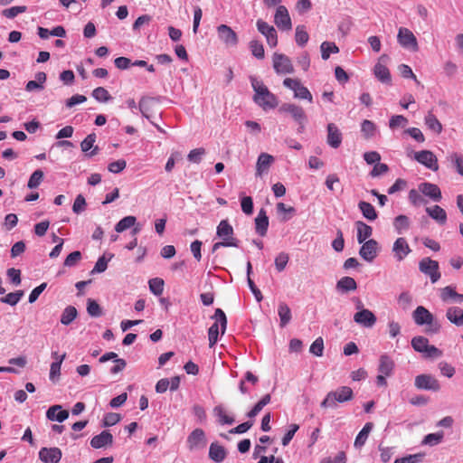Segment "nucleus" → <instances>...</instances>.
<instances>
[{
    "label": "nucleus",
    "mask_w": 463,
    "mask_h": 463,
    "mask_svg": "<svg viewBox=\"0 0 463 463\" xmlns=\"http://www.w3.org/2000/svg\"><path fill=\"white\" fill-rule=\"evenodd\" d=\"M251 86L255 91L253 99L263 109H274L278 106L277 97L271 93L263 82L251 78Z\"/></svg>",
    "instance_id": "f257e3e1"
},
{
    "label": "nucleus",
    "mask_w": 463,
    "mask_h": 463,
    "mask_svg": "<svg viewBox=\"0 0 463 463\" xmlns=\"http://www.w3.org/2000/svg\"><path fill=\"white\" fill-rule=\"evenodd\" d=\"M216 234L222 241L213 245L212 251L215 252L222 247H238L239 241L233 237L234 231L227 220H222L217 226Z\"/></svg>",
    "instance_id": "f03ea898"
},
{
    "label": "nucleus",
    "mask_w": 463,
    "mask_h": 463,
    "mask_svg": "<svg viewBox=\"0 0 463 463\" xmlns=\"http://www.w3.org/2000/svg\"><path fill=\"white\" fill-rule=\"evenodd\" d=\"M414 322L419 326L426 325L427 334H436L440 329V325L434 320L433 315L424 307H418L412 314Z\"/></svg>",
    "instance_id": "7ed1b4c3"
},
{
    "label": "nucleus",
    "mask_w": 463,
    "mask_h": 463,
    "mask_svg": "<svg viewBox=\"0 0 463 463\" xmlns=\"http://www.w3.org/2000/svg\"><path fill=\"white\" fill-rule=\"evenodd\" d=\"M353 398V390L348 386H342L335 391L329 392L320 405L322 408H333L336 402H348Z\"/></svg>",
    "instance_id": "20e7f679"
},
{
    "label": "nucleus",
    "mask_w": 463,
    "mask_h": 463,
    "mask_svg": "<svg viewBox=\"0 0 463 463\" xmlns=\"http://www.w3.org/2000/svg\"><path fill=\"white\" fill-rule=\"evenodd\" d=\"M214 317L216 318V322L213 323L208 330V338H209L210 347H213L218 340V335H219L218 323L221 324L222 334H224V332L226 330V326H227L226 315L221 308H217L215 310Z\"/></svg>",
    "instance_id": "39448f33"
},
{
    "label": "nucleus",
    "mask_w": 463,
    "mask_h": 463,
    "mask_svg": "<svg viewBox=\"0 0 463 463\" xmlns=\"http://www.w3.org/2000/svg\"><path fill=\"white\" fill-rule=\"evenodd\" d=\"M273 68L278 74H291L294 66L291 60L283 53L275 52L272 56Z\"/></svg>",
    "instance_id": "423d86ee"
},
{
    "label": "nucleus",
    "mask_w": 463,
    "mask_h": 463,
    "mask_svg": "<svg viewBox=\"0 0 463 463\" xmlns=\"http://www.w3.org/2000/svg\"><path fill=\"white\" fill-rule=\"evenodd\" d=\"M420 270L428 275L432 283L437 282L440 279L439 270V263L430 258H423L419 263Z\"/></svg>",
    "instance_id": "0eeeda50"
},
{
    "label": "nucleus",
    "mask_w": 463,
    "mask_h": 463,
    "mask_svg": "<svg viewBox=\"0 0 463 463\" xmlns=\"http://www.w3.org/2000/svg\"><path fill=\"white\" fill-rule=\"evenodd\" d=\"M415 387L420 390L438 392L440 389L439 382L431 374H420L415 377Z\"/></svg>",
    "instance_id": "6e6552de"
},
{
    "label": "nucleus",
    "mask_w": 463,
    "mask_h": 463,
    "mask_svg": "<svg viewBox=\"0 0 463 463\" xmlns=\"http://www.w3.org/2000/svg\"><path fill=\"white\" fill-rule=\"evenodd\" d=\"M258 31L266 37L267 43L274 48L278 45V34L275 28L265 21L259 19L257 21Z\"/></svg>",
    "instance_id": "1a4fd4ad"
},
{
    "label": "nucleus",
    "mask_w": 463,
    "mask_h": 463,
    "mask_svg": "<svg viewBox=\"0 0 463 463\" xmlns=\"http://www.w3.org/2000/svg\"><path fill=\"white\" fill-rule=\"evenodd\" d=\"M274 23L280 30L289 31L292 28L291 18L286 6L279 5L274 15Z\"/></svg>",
    "instance_id": "9d476101"
},
{
    "label": "nucleus",
    "mask_w": 463,
    "mask_h": 463,
    "mask_svg": "<svg viewBox=\"0 0 463 463\" xmlns=\"http://www.w3.org/2000/svg\"><path fill=\"white\" fill-rule=\"evenodd\" d=\"M217 34L220 41L226 46L234 47L238 43L237 33L226 24H221L217 27Z\"/></svg>",
    "instance_id": "9b49d317"
},
{
    "label": "nucleus",
    "mask_w": 463,
    "mask_h": 463,
    "mask_svg": "<svg viewBox=\"0 0 463 463\" xmlns=\"http://www.w3.org/2000/svg\"><path fill=\"white\" fill-rule=\"evenodd\" d=\"M399 43L407 49L412 51L418 50V43L414 34L407 28H400L397 35Z\"/></svg>",
    "instance_id": "f8f14e48"
},
{
    "label": "nucleus",
    "mask_w": 463,
    "mask_h": 463,
    "mask_svg": "<svg viewBox=\"0 0 463 463\" xmlns=\"http://www.w3.org/2000/svg\"><path fill=\"white\" fill-rule=\"evenodd\" d=\"M414 158L420 164L425 165L429 169H431L433 171H437L439 169L438 159L436 156L430 150H422L420 152H416L414 155Z\"/></svg>",
    "instance_id": "ddd939ff"
},
{
    "label": "nucleus",
    "mask_w": 463,
    "mask_h": 463,
    "mask_svg": "<svg viewBox=\"0 0 463 463\" xmlns=\"http://www.w3.org/2000/svg\"><path fill=\"white\" fill-rule=\"evenodd\" d=\"M378 243L375 240L371 239L363 242L359 250L360 256L366 261H373L377 256Z\"/></svg>",
    "instance_id": "4468645a"
},
{
    "label": "nucleus",
    "mask_w": 463,
    "mask_h": 463,
    "mask_svg": "<svg viewBox=\"0 0 463 463\" xmlns=\"http://www.w3.org/2000/svg\"><path fill=\"white\" fill-rule=\"evenodd\" d=\"M279 111L289 113L291 117L300 125H303L307 120V116L304 109L296 104L285 103L280 107ZM301 128H303V126H301Z\"/></svg>",
    "instance_id": "2eb2a0df"
},
{
    "label": "nucleus",
    "mask_w": 463,
    "mask_h": 463,
    "mask_svg": "<svg viewBox=\"0 0 463 463\" xmlns=\"http://www.w3.org/2000/svg\"><path fill=\"white\" fill-rule=\"evenodd\" d=\"M61 456L59 448H42L39 451V458L43 463H59Z\"/></svg>",
    "instance_id": "dca6fc26"
},
{
    "label": "nucleus",
    "mask_w": 463,
    "mask_h": 463,
    "mask_svg": "<svg viewBox=\"0 0 463 463\" xmlns=\"http://www.w3.org/2000/svg\"><path fill=\"white\" fill-rule=\"evenodd\" d=\"M419 191L425 196L430 197L434 202H439L442 198L439 187L431 183L424 182L418 185Z\"/></svg>",
    "instance_id": "f3484780"
},
{
    "label": "nucleus",
    "mask_w": 463,
    "mask_h": 463,
    "mask_svg": "<svg viewBox=\"0 0 463 463\" xmlns=\"http://www.w3.org/2000/svg\"><path fill=\"white\" fill-rule=\"evenodd\" d=\"M354 321L365 327H372L376 323L375 315L369 309H362L354 316Z\"/></svg>",
    "instance_id": "a211bd4d"
},
{
    "label": "nucleus",
    "mask_w": 463,
    "mask_h": 463,
    "mask_svg": "<svg viewBox=\"0 0 463 463\" xmlns=\"http://www.w3.org/2000/svg\"><path fill=\"white\" fill-rule=\"evenodd\" d=\"M187 445L190 450H194L206 444L205 433L202 429L194 430L187 437Z\"/></svg>",
    "instance_id": "6ab92c4d"
},
{
    "label": "nucleus",
    "mask_w": 463,
    "mask_h": 463,
    "mask_svg": "<svg viewBox=\"0 0 463 463\" xmlns=\"http://www.w3.org/2000/svg\"><path fill=\"white\" fill-rule=\"evenodd\" d=\"M392 251L394 253V257L398 261H402L405 259L407 255H409L411 251L407 241L403 237L398 238L392 246Z\"/></svg>",
    "instance_id": "aec40b11"
},
{
    "label": "nucleus",
    "mask_w": 463,
    "mask_h": 463,
    "mask_svg": "<svg viewBox=\"0 0 463 463\" xmlns=\"http://www.w3.org/2000/svg\"><path fill=\"white\" fill-rule=\"evenodd\" d=\"M327 144L333 147L337 148L342 143V133L334 123L327 125Z\"/></svg>",
    "instance_id": "412c9836"
},
{
    "label": "nucleus",
    "mask_w": 463,
    "mask_h": 463,
    "mask_svg": "<svg viewBox=\"0 0 463 463\" xmlns=\"http://www.w3.org/2000/svg\"><path fill=\"white\" fill-rule=\"evenodd\" d=\"M439 297L443 302L449 303H462L463 294L456 292L455 288L451 286H447L440 289Z\"/></svg>",
    "instance_id": "4be33fe9"
},
{
    "label": "nucleus",
    "mask_w": 463,
    "mask_h": 463,
    "mask_svg": "<svg viewBox=\"0 0 463 463\" xmlns=\"http://www.w3.org/2000/svg\"><path fill=\"white\" fill-rule=\"evenodd\" d=\"M113 443V436L108 430H103L99 435L94 436L90 440V446L94 449H101Z\"/></svg>",
    "instance_id": "5701e85b"
},
{
    "label": "nucleus",
    "mask_w": 463,
    "mask_h": 463,
    "mask_svg": "<svg viewBox=\"0 0 463 463\" xmlns=\"http://www.w3.org/2000/svg\"><path fill=\"white\" fill-rule=\"evenodd\" d=\"M227 456L226 449L217 442H213L209 448V458L216 462H222Z\"/></svg>",
    "instance_id": "b1692460"
},
{
    "label": "nucleus",
    "mask_w": 463,
    "mask_h": 463,
    "mask_svg": "<svg viewBox=\"0 0 463 463\" xmlns=\"http://www.w3.org/2000/svg\"><path fill=\"white\" fill-rule=\"evenodd\" d=\"M269 227V218L266 214V211L261 209L257 217L255 218V228L256 232L260 236H265Z\"/></svg>",
    "instance_id": "393cba45"
},
{
    "label": "nucleus",
    "mask_w": 463,
    "mask_h": 463,
    "mask_svg": "<svg viewBox=\"0 0 463 463\" xmlns=\"http://www.w3.org/2000/svg\"><path fill=\"white\" fill-rule=\"evenodd\" d=\"M96 142V135L94 133L88 135L84 140L80 143V148L82 152L86 153V156H92L98 153L99 147L94 146Z\"/></svg>",
    "instance_id": "a878e982"
},
{
    "label": "nucleus",
    "mask_w": 463,
    "mask_h": 463,
    "mask_svg": "<svg viewBox=\"0 0 463 463\" xmlns=\"http://www.w3.org/2000/svg\"><path fill=\"white\" fill-rule=\"evenodd\" d=\"M46 416L51 420L62 422L69 417V411L61 410V405H53L48 409Z\"/></svg>",
    "instance_id": "bb28decb"
},
{
    "label": "nucleus",
    "mask_w": 463,
    "mask_h": 463,
    "mask_svg": "<svg viewBox=\"0 0 463 463\" xmlns=\"http://www.w3.org/2000/svg\"><path fill=\"white\" fill-rule=\"evenodd\" d=\"M273 161L274 158L272 156L267 153H261L258 157L256 165V175L260 176L263 172L267 171L269 168Z\"/></svg>",
    "instance_id": "cd10ccee"
},
{
    "label": "nucleus",
    "mask_w": 463,
    "mask_h": 463,
    "mask_svg": "<svg viewBox=\"0 0 463 463\" xmlns=\"http://www.w3.org/2000/svg\"><path fill=\"white\" fill-rule=\"evenodd\" d=\"M394 369L393 360L387 354H383L379 360L378 371L386 376H391Z\"/></svg>",
    "instance_id": "c85d7f7f"
},
{
    "label": "nucleus",
    "mask_w": 463,
    "mask_h": 463,
    "mask_svg": "<svg viewBox=\"0 0 463 463\" xmlns=\"http://www.w3.org/2000/svg\"><path fill=\"white\" fill-rule=\"evenodd\" d=\"M446 317L449 322L458 326H463V310L458 307L448 308Z\"/></svg>",
    "instance_id": "c756f323"
},
{
    "label": "nucleus",
    "mask_w": 463,
    "mask_h": 463,
    "mask_svg": "<svg viewBox=\"0 0 463 463\" xmlns=\"http://www.w3.org/2000/svg\"><path fill=\"white\" fill-rule=\"evenodd\" d=\"M426 212L430 217L437 221L439 224H445L447 222V213L443 208L439 205L427 207Z\"/></svg>",
    "instance_id": "7c9ffc66"
},
{
    "label": "nucleus",
    "mask_w": 463,
    "mask_h": 463,
    "mask_svg": "<svg viewBox=\"0 0 463 463\" xmlns=\"http://www.w3.org/2000/svg\"><path fill=\"white\" fill-rule=\"evenodd\" d=\"M355 226L357 229V241L359 243H363L366 241V239L371 237L373 233V229L371 226L367 225L362 221H358L355 222Z\"/></svg>",
    "instance_id": "2f4dec72"
},
{
    "label": "nucleus",
    "mask_w": 463,
    "mask_h": 463,
    "mask_svg": "<svg viewBox=\"0 0 463 463\" xmlns=\"http://www.w3.org/2000/svg\"><path fill=\"white\" fill-rule=\"evenodd\" d=\"M336 288L341 292L354 291L357 288V284L354 279L343 277L337 281Z\"/></svg>",
    "instance_id": "473e14b6"
},
{
    "label": "nucleus",
    "mask_w": 463,
    "mask_h": 463,
    "mask_svg": "<svg viewBox=\"0 0 463 463\" xmlns=\"http://www.w3.org/2000/svg\"><path fill=\"white\" fill-rule=\"evenodd\" d=\"M425 124L428 128L433 131L436 134H440L442 132V125L437 117L432 112H428L425 117Z\"/></svg>",
    "instance_id": "72a5a7b5"
},
{
    "label": "nucleus",
    "mask_w": 463,
    "mask_h": 463,
    "mask_svg": "<svg viewBox=\"0 0 463 463\" xmlns=\"http://www.w3.org/2000/svg\"><path fill=\"white\" fill-rule=\"evenodd\" d=\"M373 428V422H367L364 426V428L360 430V432L358 433V435L355 438L354 444L355 448H362L365 444L366 439L369 436V433Z\"/></svg>",
    "instance_id": "f704fd0d"
},
{
    "label": "nucleus",
    "mask_w": 463,
    "mask_h": 463,
    "mask_svg": "<svg viewBox=\"0 0 463 463\" xmlns=\"http://www.w3.org/2000/svg\"><path fill=\"white\" fill-rule=\"evenodd\" d=\"M358 208L362 212L364 218H366L369 221H374L377 218V213L374 209V207L367 202L361 201L358 203Z\"/></svg>",
    "instance_id": "c9c22d12"
},
{
    "label": "nucleus",
    "mask_w": 463,
    "mask_h": 463,
    "mask_svg": "<svg viewBox=\"0 0 463 463\" xmlns=\"http://www.w3.org/2000/svg\"><path fill=\"white\" fill-rule=\"evenodd\" d=\"M278 314L280 326L284 327L291 320V310L286 303L281 302L279 305Z\"/></svg>",
    "instance_id": "e433bc0d"
},
{
    "label": "nucleus",
    "mask_w": 463,
    "mask_h": 463,
    "mask_svg": "<svg viewBox=\"0 0 463 463\" xmlns=\"http://www.w3.org/2000/svg\"><path fill=\"white\" fill-rule=\"evenodd\" d=\"M78 315V311L75 307L68 306L64 308L61 316V323L64 326H69Z\"/></svg>",
    "instance_id": "4c0bfd02"
},
{
    "label": "nucleus",
    "mask_w": 463,
    "mask_h": 463,
    "mask_svg": "<svg viewBox=\"0 0 463 463\" xmlns=\"http://www.w3.org/2000/svg\"><path fill=\"white\" fill-rule=\"evenodd\" d=\"M374 75L375 77L384 83H389L391 81V73L389 69L381 63H377L374 66Z\"/></svg>",
    "instance_id": "58836bf2"
},
{
    "label": "nucleus",
    "mask_w": 463,
    "mask_h": 463,
    "mask_svg": "<svg viewBox=\"0 0 463 463\" xmlns=\"http://www.w3.org/2000/svg\"><path fill=\"white\" fill-rule=\"evenodd\" d=\"M321 50V57L323 60L326 61L331 53L339 52V48L333 42H323L320 45Z\"/></svg>",
    "instance_id": "ea45409f"
},
{
    "label": "nucleus",
    "mask_w": 463,
    "mask_h": 463,
    "mask_svg": "<svg viewBox=\"0 0 463 463\" xmlns=\"http://www.w3.org/2000/svg\"><path fill=\"white\" fill-rule=\"evenodd\" d=\"M411 345L416 352L424 353L429 347V340L424 336H415L411 340Z\"/></svg>",
    "instance_id": "a19ab883"
},
{
    "label": "nucleus",
    "mask_w": 463,
    "mask_h": 463,
    "mask_svg": "<svg viewBox=\"0 0 463 463\" xmlns=\"http://www.w3.org/2000/svg\"><path fill=\"white\" fill-rule=\"evenodd\" d=\"M137 219L135 216H126L121 219L115 226V230L117 232H122L127 229L135 225Z\"/></svg>",
    "instance_id": "79ce46f5"
},
{
    "label": "nucleus",
    "mask_w": 463,
    "mask_h": 463,
    "mask_svg": "<svg viewBox=\"0 0 463 463\" xmlns=\"http://www.w3.org/2000/svg\"><path fill=\"white\" fill-rule=\"evenodd\" d=\"M215 415L219 419L221 424L231 425L234 422V419L227 415L225 409L222 405H218L213 409Z\"/></svg>",
    "instance_id": "37998d69"
},
{
    "label": "nucleus",
    "mask_w": 463,
    "mask_h": 463,
    "mask_svg": "<svg viewBox=\"0 0 463 463\" xmlns=\"http://www.w3.org/2000/svg\"><path fill=\"white\" fill-rule=\"evenodd\" d=\"M66 357V354H63L60 356L58 361H55L52 363L51 368H50V380L52 382H55V380L60 376L61 374V366L63 362V360Z\"/></svg>",
    "instance_id": "c03bdc74"
},
{
    "label": "nucleus",
    "mask_w": 463,
    "mask_h": 463,
    "mask_svg": "<svg viewBox=\"0 0 463 463\" xmlns=\"http://www.w3.org/2000/svg\"><path fill=\"white\" fill-rule=\"evenodd\" d=\"M420 194L421 193L419 191V189H411L409 192L408 198L412 205L419 207L427 203V200Z\"/></svg>",
    "instance_id": "a18cd8bd"
},
{
    "label": "nucleus",
    "mask_w": 463,
    "mask_h": 463,
    "mask_svg": "<svg viewBox=\"0 0 463 463\" xmlns=\"http://www.w3.org/2000/svg\"><path fill=\"white\" fill-rule=\"evenodd\" d=\"M148 285H149L150 291L154 295H156V296L162 295V293L164 291V285H165L164 280L162 279H159V278L151 279L148 281Z\"/></svg>",
    "instance_id": "49530a36"
},
{
    "label": "nucleus",
    "mask_w": 463,
    "mask_h": 463,
    "mask_svg": "<svg viewBox=\"0 0 463 463\" xmlns=\"http://www.w3.org/2000/svg\"><path fill=\"white\" fill-rule=\"evenodd\" d=\"M250 49L252 55L254 57H256L257 59L261 60L265 57L264 47L260 42H259L257 40L250 41Z\"/></svg>",
    "instance_id": "de8ad7c7"
},
{
    "label": "nucleus",
    "mask_w": 463,
    "mask_h": 463,
    "mask_svg": "<svg viewBox=\"0 0 463 463\" xmlns=\"http://www.w3.org/2000/svg\"><path fill=\"white\" fill-rule=\"evenodd\" d=\"M295 39L299 46H304L308 42L309 36L304 25H298L296 27Z\"/></svg>",
    "instance_id": "09e8293b"
},
{
    "label": "nucleus",
    "mask_w": 463,
    "mask_h": 463,
    "mask_svg": "<svg viewBox=\"0 0 463 463\" xmlns=\"http://www.w3.org/2000/svg\"><path fill=\"white\" fill-rule=\"evenodd\" d=\"M43 172L41 169L35 170L30 176L27 186L30 189L37 188L43 179Z\"/></svg>",
    "instance_id": "8fccbe9b"
},
{
    "label": "nucleus",
    "mask_w": 463,
    "mask_h": 463,
    "mask_svg": "<svg viewBox=\"0 0 463 463\" xmlns=\"http://www.w3.org/2000/svg\"><path fill=\"white\" fill-rule=\"evenodd\" d=\"M393 225L398 233H402V231L408 230L410 227V220L406 215H398L393 222Z\"/></svg>",
    "instance_id": "3c124183"
},
{
    "label": "nucleus",
    "mask_w": 463,
    "mask_h": 463,
    "mask_svg": "<svg viewBox=\"0 0 463 463\" xmlns=\"http://www.w3.org/2000/svg\"><path fill=\"white\" fill-rule=\"evenodd\" d=\"M92 97L99 102H107L111 99L109 91L103 87H98L92 91Z\"/></svg>",
    "instance_id": "603ef678"
},
{
    "label": "nucleus",
    "mask_w": 463,
    "mask_h": 463,
    "mask_svg": "<svg viewBox=\"0 0 463 463\" xmlns=\"http://www.w3.org/2000/svg\"><path fill=\"white\" fill-rule=\"evenodd\" d=\"M23 295L24 292L22 290L8 293L5 297L1 298V302L14 306L19 302Z\"/></svg>",
    "instance_id": "864d4df0"
},
{
    "label": "nucleus",
    "mask_w": 463,
    "mask_h": 463,
    "mask_svg": "<svg viewBox=\"0 0 463 463\" xmlns=\"http://www.w3.org/2000/svg\"><path fill=\"white\" fill-rule=\"evenodd\" d=\"M288 260H289V256L287 252L282 251V252L279 253L277 255V257L275 258L276 269L279 272L283 271L288 262Z\"/></svg>",
    "instance_id": "5fc2aeb1"
},
{
    "label": "nucleus",
    "mask_w": 463,
    "mask_h": 463,
    "mask_svg": "<svg viewBox=\"0 0 463 463\" xmlns=\"http://www.w3.org/2000/svg\"><path fill=\"white\" fill-rule=\"evenodd\" d=\"M87 312L91 317H100L102 315V309L97 301L89 298L87 302Z\"/></svg>",
    "instance_id": "6e6d98bb"
},
{
    "label": "nucleus",
    "mask_w": 463,
    "mask_h": 463,
    "mask_svg": "<svg viewBox=\"0 0 463 463\" xmlns=\"http://www.w3.org/2000/svg\"><path fill=\"white\" fill-rule=\"evenodd\" d=\"M449 159L453 163L458 174L463 176V155L452 153Z\"/></svg>",
    "instance_id": "4d7b16f0"
},
{
    "label": "nucleus",
    "mask_w": 463,
    "mask_h": 463,
    "mask_svg": "<svg viewBox=\"0 0 463 463\" xmlns=\"http://www.w3.org/2000/svg\"><path fill=\"white\" fill-rule=\"evenodd\" d=\"M295 98L307 99L310 103L313 101V97L308 89L303 86L301 83L298 86L294 92Z\"/></svg>",
    "instance_id": "13d9d810"
},
{
    "label": "nucleus",
    "mask_w": 463,
    "mask_h": 463,
    "mask_svg": "<svg viewBox=\"0 0 463 463\" xmlns=\"http://www.w3.org/2000/svg\"><path fill=\"white\" fill-rule=\"evenodd\" d=\"M27 10V7L25 5L21 6H13L11 8L4 9L2 11V15H4L6 18H14L19 14L25 13Z\"/></svg>",
    "instance_id": "bf43d9fd"
},
{
    "label": "nucleus",
    "mask_w": 463,
    "mask_h": 463,
    "mask_svg": "<svg viewBox=\"0 0 463 463\" xmlns=\"http://www.w3.org/2000/svg\"><path fill=\"white\" fill-rule=\"evenodd\" d=\"M443 439V433H430L426 435L422 440L423 445L435 446L439 444Z\"/></svg>",
    "instance_id": "052dcab7"
},
{
    "label": "nucleus",
    "mask_w": 463,
    "mask_h": 463,
    "mask_svg": "<svg viewBox=\"0 0 463 463\" xmlns=\"http://www.w3.org/2000/svg\"><path fill=\"white\" fill-rule=\"evenodd\" d=\"M309 352L316 356H322L324 352V341L322 337L317 338L310 345Z\"/></svg>",
    "instance_id": "680f3d73"
},
{
    "label": "nucleus",
    "mask_w": 463,
    "mask_h": 463,
    "mask_svg": "<svg viewBox=\"0 0 463 463\" xmlns=\"http://www.w3.org/2000/svg\"><path fill=\"white\" fill-rule=\"evenodd\" d=\"M408 124V119L402 115H396L391 118L389 127L392 129L404 128Z\"/></svg>",
    "instance_id": "e2e57ef3"
},
{
    "label": "nucleus",
    "mask_w": 463,
    "mask_h": 463,
    "mask_svg": "<svg viewBox=\"0 0 463 463\" xmlns=\"http://www.w3.org/2000/svg\"><path fill=\"white\" fill-rule=\"evenodd\" d=\"M361 130L366 138L373 136L375 131V125L371 120L365 119L363 121Z\"/></svg>",
    "instance_id": "0e129e2a"
},
{
    "label": "nucleus",
    "mask_w": 463,
    "mask_h": 463,
    "mask_svg": "<svg viewBox=\"0 0 463 463\" xmlns=\"http://www.w3.org/2000/svg\"><path fill=\"white\" fill-rule=\"evenodd\" d=\"M241 210L245 214H251L253 213V201L250 196H244L241 200Z\"/></svg>",
    "instance_id": "69168bd1"
},
{
    "label": "nucleus",
    "mask_w": 463,
    "mask_h": 463,
    "mask_svg": "<svg viewBox=\"0 0 463 463\" xmlns=\"http://www.w3.org/2000/svg\"><path fill=\"white\" fill-rule=\"evenodd\" d=\"M127 166V162L124 159H119L110 163L108 165V170L111 173L118 174L123 171Z\"/></svg>",
    "instance_id": "338daca9"
},
{
    "label": "nucleus",
    "mask_w": 463,
    "mask_h": 463,
    "mask_svg": "<svg viewBox=\"0 0 463 463\" xmlns=\"http://www.w3.org/2000/svg\"><path fill=\"white\" fill-rule=\"evenodd\" d=\"M120 415L115 412H109L104 416L103 425L109 427L117 424L120 420Z\"/></svg>",
    "instance_id": "774afa93"
}]
</instances>
